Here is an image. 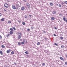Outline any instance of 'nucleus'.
<instances>
[{
  "label": "nucleus",
  "mask_w": 67,
  "mask_h": 67,
  "mask_svg": "<svg viewBox=\"0 0 67 67\" xmlns=\"http://www.w3.org/2000/svg\"><path fill=\"white\" fill-rule=\"evenodd\" d=\"M24 9H25V8L24 7H21V10L22 11H24Z\"/></svg>",
  "instance_id": "nucleus-6"
},
{
  "label": "nucleus",
  "mask_w": 67,
  "mask_h": 67,
  "mask_svg": "<svg viewBox=\"0 0 67 67\" xmlns=\"http://www.w3.org/2000/svg\"><path fill=\"white\" fill-rule=\"evenodd\" d=\"M63 20L64 21H66V18L65 16H64L63 17Z\"/></svg>",
  "instance_id": "nucleus-12"
},
{
  "label": "nucleus",
  "mask_w": 67,
  "mask_h": 67,
  "mask_svg": "<svg viewBox=\"0 0 67 67\" xmlns=\"http://www.w3.org/2000/svg\"><path fill=\"white\" fill-rule=\"evenodd\" d=\"M12 28L14 30H16V29H15V27H13Z\"/></svg>",
  "instance_id": "nucleus-22"
},
{
  "label": "nucleus",
  "mask_w": 67,
  "mask_h": 67,
  "mask_svg": "<svg viewBox=\"0 0 67 67\" xmlns=\"http://www.w3.org/2000/svg\"><path fill=\"white\" fill-rule=\"evenodd\" d=\"M5 47L4 45H2V47L3 48H4Z\"/></svg>",
  "instance_id": "nucleus-31"
},
{
  "label": "nucleus",
  "mask_w": 67,
  "mask_h": 67,
  "mask_svg": "<svg viewBox=\"0 0 67 67\" xmlns=\"http://www.w3.org/2000/svg\"><path fill=\"white\" fill-rule=\"evenodd\" d=\"M19 6V4H17L16 5V7L17 8H18Z\"/></svg>",
  "instance_id": "nucleus-34"
},
{
  "label": "nucleus",
  "mask_w": 67,
  "mask_h": 67,
  "mask_svg": "<svg viewBox=\"0 0 67 67\" xmlns=\"http://www.w3.org/2000/svg\"><path fill=\"white\" fill-rule=\"evenodd\" d=\"M60 59L62 60H64V58H63L62 57H60Z\"/></svg>",
  "instance_id": "nucleus-9"
},
{
  "label": "nucleus",
  "mask_w": 67,
  "mask_h": 67,
  "mask_svg": "<svg viewBox=\"0 0 67 67\" xmlns=\"http://www.w3.org/2000/svg\"><path fill=\"white\" fill-rule=\"evenodd\" d=\"M40 42H38L37 43V45H40Z\"/></svg>",
  "instance_id": "nucleus-21"
},
{
  "label": "nucleus",
  "mask_w": 67,
  "mask_h": 67,
  "mask_svg": "<svg viewBox=\"0 0 67 67\" xmlns=\"http://www.w3.org/2000/svg\"><path fill=\"white\" fill-rule=\"evenodd\" d=\"M14 64L15 65H16V63L14 62Z\"/></svg>",
  "instance_id": "nucleus-46"
},
{
  "label": "nucleus",
  "mask_w": 67,
  "mask_h": 67,
  "mask_svg": "<svg viewBox=\"0 0 67 67\" xmlns=\"http://www.w3.org/2000/svg\"><path fill=\"white\" fill-rule=\"evenodd\" d=\"M24 2H27V1L26 0H25L24 1Z\"/></svg>",
  "instance_id": "nucleus-50"
},
{
  "label": "nucleus",
  "mask_w": 67,
  "mask_h": 67,
  "mask_svg": "<svg viewBox=\"0 0 67 67\" xmlns=\"http://www.w3.org/2000/svg\"><path fill=\"white\" fill-rule=\"evenodd\" d=\"M26 5L27 7L28 8H30V5L29 4V3H27L26 4Z\"/></svg>",
  "instance_id": "nucleus-2"
},
{
  "label": "nucleus",
  "mask_w": 67,
  "mask_h": 67,
  "mask_svg": "<svg viewBox=\"0 0 67 67\" xmlns=\"http://www.w3.org/2000/svg\"><path fill=\"white\" fill-rule=\"evenodd\" d=\"M52 13L53 14H55L56 13V11L55 10H53L52 12Z\"/></svg>",
  "instance_id": "nucleus-4"
},
{
  "label": "nucleus",
  "mask_w": 67,
  "mask_h": 67,
  "mask_svg": "<svg viewBox=\"0 0 67 67\" xmlns=\"http://www.w3.org/2000/svg\"><path fill=\"white\" fill-rule=\"evenodd\" d=\"M65 3H66V4H67V1H65Z\"/></svg>",
  "instance_id": "nucleus-37"
},
{
  "label": "nucleus",
  "mask_w": 67,
  "mask_h": 67,
  "mask_svg": "<svg viewBox=\"0 0 67 67\" xmlns=\"http://www.w3.org/2000/svg\"><path fill=\"white\" fill-rule=\"evenodd\" d=\"M60 39H62V40H63V39H64V38L62 37H60Z\"/></svg>",
  "instance_id": "nucleus-19"
},
{
  "label": "nucleus",
  "mask_w": 67,
  "mask_h": 67,
  "mask_svg": "<svg viewBox=\"0 0 67 67\" xmlns=\"http://www.w3.org/2000/svg\"><path fill=\"white\" fill-rule=\"evenodd\" d=\"M58 63L59 65H62V62L60 61H58Z\"/></svg>",
  "instance_id": "nucleus-5"
},
{
  "label": "nucleus",
  "mask_w": 67,
  "mask_h": 67,
  "mask_svg": "<svg viewBox=\"0 0 67 67\" xmlns=\"http://www.w3.org/2000/svg\"><path fill=\"white\" fill-rule=\"evenodd\" d=\"M18 38L19 39H20V38H21V36H19L18 37Z\"/></svg>",
  "instance_id": "nucleus-27"
},
{
  "label": "nucleus",
  "mask_w": 67,
  "mask_h": 67,
  "mask_svg": "<svg viewBox=\"0 0 67 67\" xmlns=\"http://www.w3.org/2000/svg\"><path fill=\"white\" fill-rule=\"evenodd\" d=\"M22 24L23 25H25V22H23L22 23Z\"/></svg>",
  "instance_id": "nucleus-26"
},
{
  "label": "nucleus",
  "mask_w": 67,
  "mask_h": 67,
  "mask_svg": "<svg viewBox=\"0 0 67 67\" xmlns=\"http://www.w3.org/2000/svg\"><path fill=\"white\" fill-rule=\"evenodd\" d=\"M25 54H29V53L27 51L25 52Z\"/></svg>",
  "instance_id": "nucleus-18"
},
{
  "label": "nucleus",
  "mask_w": 67,
  "mask_h": 67,
  "mask_svg": "<svg viewBox=\"0 0 67 67\" xmlns=\"http://www.w3.org/2000/svg\"><path fill=\"white\" fill-rule=\"evenodd\" d=\"M2 38V36H1L0 35V39H1Z\"/></svg>",
  "instance_id": "nucleus-38"
},
{
  "label": "nucleus",
  "mask_w": 67,
  "mask_h": 67,
  "mask_svg": "<svg viewBox=\"0 0 67 67\" xmlns=\"http://www.w3.org/2000/svg\"><path fill=\"white\" fill-rule=\"evenodd\" d=\"M54 29L55 30H57V28L56 27H54Z\"/></svg>",
  "instance_id": "nucleus-44"
},
{
  "label": "nucleus",
  "mask_w": 67,
  "mask_h": 67,
  "mask_svg": "<svg viewBox=\"0 0 67 67\" xmlns=\"http://www.w3.org/2000/svg\"><path fill=\"white\" fill-rule=\"evenodd\" d=\"M54 45H56V46H58V44H57V43H54Z\"/></svg>",
  "instance_id": "nucleus-25"
},
{
  "label": "nucleus",
  "mask_w": 67,
  "mask_h": 67,
  "mask_svg": "<svg viewBox=\"0 0 67 67\" xmlns=\"http://www.w3.org/2000/svg\"><path fill=\"white\" fill-rule=\"evenodd\" d=\"M1 15H2V14H1V13H0V16H1Z\"/></svg>",
  "instance_id": "nucleus-43"
},
{
  "label": "nucleus",
  "mask_w": 67,
  "mask_h": 67,
  "mask_svg": "<svg viewBox=\"0 0 67 67\" xmlns=\"http://www.w3.org/2000/svg\"><path fill=\"white\" fill-rule=\"evenodd\" d=\"M1 20L2 21H4V18H3L1 19Z\"/></svg>",
  "instance_id": "nucleus-17"
},
{
  "label": "nucleus",
  "mask_w": 67,
  "mask_h": 67,
  "mask_svg": "<svg viewBox=\"0 0 67 67\" xmlns=\"http://www.w3.org/2000/svg\"><path fill=\"white\" fill-rule=\"evenodd\" d=\"M12 8L14 10H15L16 9V8H15V6L14 5H13L12 6Z\"/></svg>",
  "instance_id": "nucleus-3"
},
{
  "label": "nucleus",
  "mask_w": 67,
  "mask_h": 67,
  "mask_svg": "<svg viewBox=\"0 0 67 67\" xmlns=\"http://www.w3.org/2000/svg\"><path fill=\"white\" fill-rule=\"evenodd\" d=\"M25 18H26V19H27V17H26V16H25Z\"/></svg>",
  "instance_id": "nucleus-48"
},
{
  "label": "nucleus",
  "mask_w": 67,
  "mask_h": 67,
  "mask_svg": "<svg viewBox=\"0 0 67 67\" xmlns=\"http://www.w3.org/2000/svg\"><path fill=\"white\" fill-rule=\"evenodd\" d=\"M14 51H12L11 53V54H14Z\"/></svg>",
  "instance_id": "nucleus-28"
},
{
  "label": "nucleus",
  "mask_w": 67,
  "mask_h": 67,
  "mask_svg": "<svg viewBox=\"0 0 67 67\" xmlns=\"http://www.w3.org/2000/svg\"><path fill=\"white\" fill-rule=\"evenodd\" d=\"M13 32L12 31H10L9 32V33L10 34H12L13 33Z\"/></svg>",
  "instance_id": "nucleus-16"
},
{
  "label": "nucleus",
  "mask_w": 67,
  "mask_h": 67,
  "mask_svg": "<svg viewBox=\"0 0 67 67\" xmlns=\"http://www.w3.org/2000/svg\"><path fill=\"white\" fill-rule=\"evenodd\" d=\"M51 19L52 21H54L55 20V18L54 17H51Z\"/></svg>",
  "instance_id": "nucleus-8"
},
{
  "label": "nucleus",
  "mask_w": 67,
  "mask_h": 67,
  "mask_svg": "<svg viewBox=\"0 0 67 67\" xmlns=\"http://www.w3.org/2000/svg\"><path fill=\"white\" fill-rule=\"evenodd\" d=\"M65 57H66V58H67V54L65 55Z\"/></svg>",
  "instance_id": "nucleus-49"
},
{
  "label": "nucleus",
  "mask_w": 67,
  "mask_h": 67,
  "mask_svg": "<svg viewBox=\"0 0 67 67\" xmlns=\"http://www.w3.org/2000/svg\"><path fill=\"white\" fill-rule=\"evenodd\" d=\"M10 30L11 31H14V30H13V29H12V28H10Z\"/></svg>",
  "instance_id": "nucleus-20"
},
{
  "label": "nucleus",
  "mask_w": 67,
  "mask_h": 67,
  "mask_svg": "<svg viewBox=\"0 0 67 67\" xmlns=\"http://www.w3.org/2000/svg\"><path fill=\"white\" fill-rule=\"evenodd\" d=\"M50 5L51 6H53V4L52 3H50Z\"/></svg>",
  "instance_id": "nucleus-14"
},
{
  "label": "nucleus",
  "mask_w": 67,
  "mask_h": 67,
  "mask_svg": "<svg viewBox=\"0 0 67 67\" xmlns=\"http://www.w3.org/2000/svg\"><path fill=\"white\" fill-rule=\"evenodd\" d=\"M23 41H24V43H26V44L27 43V42H26V41H25V39H24L23 40Z\"/></svg>",
  "instance_id": "nucleus-11"
},
{
  "label": "nucleus",
  "mask_w": 67,
  "mask_h": 67,
  "mask_svg": "<svg viewBox=\"0 0 67 67\" xmlns=\"http://www.w3.org/2000/svg\"><path fill=\"white\" fill-rule=\"evenodd\" d=\"M13 1H14V0H13Z\"/></svg>",
  "instance_id": "nucleus-59"
},
{
  "label": "nucleus",
  "mask_w": 67,
  "mask_h": 67,
  "mask_svg": "<svg viewBox=\"0 0 67 67\" xmlns=\"http://www.w3.org/2000/svg\"><path fill=\"white\" fill-rule=\"evenodd\" d=\"M59 7H62V5H60V4H59Z\"/></svg>",
  "instance_id": "nucleus-33"
},
{
  "label": "nucleus",
  "mask_w": 67,
  "mask_h": 67,
  "mask_svg": "<svg viewBox=\"0 0 67 67\" xmlns=\"http://www.w3.org/2000/svg\"><path fill=\"white\" fill-rule=\"evenodd\" d=\"M0 54H1L2 55H3V53H2V51H0Z\"/></svg>",
  "instance_id": "nucleus-15"
},
{
  "label": "nucleus",
  "mask_w": 67,
  "mask_h": 67,
  "mask_svg": "<svg viewBox=\"0 0 67 67\" xmlns=\"http://www.w3.org/2000/svg\"><path fill=\"white\" fill-rule=\"evenodd\" d=\"M18 22H19V23H21V21L18 20Z\"/></svg>",
  "instance_id": "nucleus-30"
},
{
  "label": "nucleus",
  "mask_w": 67,
  "mask_h": 67,
  "mask_svg": "<svg viewBox=\"0 0 67 67\" xmlns=\"http://www.w3.org/2000/svg\"><path fill=\"white\" fill-rule=\"evenodd\" d=\"M8 23H11V21H9L8 22Z\"/></svg>",
  "instance_id": "nucleus-41"
},
{
  "label": "nucleus",
  "mask_w": 67,
  "mask_h": 67,
  "mask_svg": "<svg viewBox=\"0 0 67 67\" xmlns=\"http://www.w3.org/2000/svg\"><path fill=\"white\" fill-rule=\"evenodd\" d=\"M18 45H21V43H20V42H19L18 43Z\"/></svg>",
  "instance_id": "nucleus-23"
},
{
  "label": "nucleus",
  "mask_w": 67,
  "mask_h": 67,
  "mask_svg": "<svg viewBox=\"0 0 67 67\" xmlns=\"http://www.w3.org/2000/svg\"><path fill=\"white\" fill-rule=\"evenodd\" d=\"M29 15V16H30V17H31V15Z\"/></svg>",
  "instance_id": "nucleus-55"
},
{
  "label": "nucleus",
  "mask_w": 67,
  "mask_h": 67,
  "mask_svg": "<svg viewBox=\"0 0 67 67\" xmlns=\"http://www.w3.org/2000/svg\"><path fill=\"white\" fill-rule=\"evenodd\" d=\"M31 30H33V27H31Z\"/></svg>",
  "instance_id": "nucleus-42"
},
{
  "label": "nucleus",
  "mask_w": 67,
  "mask_h": 67,
  "mask_svg": "<svg viewBox=\"0 0 67 67\" xmlns=\"http://www.w3.org/2000/svg\"><path fill=\"white\" fill-rule=\"evenodd\" d=\"M61 48H64V47H65V46L63 45H62L61 46Z\"/></svg>",
  "instance_id": "nucleus-24"
},
{
  "label": "nucleus",
  "mask_w": 67,
  "mask_h": 67,
  "mask_svg": "<svg viewBox=\"0 0 67 67\" xmlns=\"http://www.w3.org/2000/svg\"><path fill=\"white\" fill-rule=\"evenodd\" d=\"M30 29H27V31H30Z\"/></svg>",
  "instance_id": "nucleus-45"
},
{
  "label": "nucleus",
  "mask_w": 67,
  "mask_h": 67,
  "mask_svg": "<svg viewBox=\"0 0 67 67\" xmlns=\"http://www.w3.org/2000/svg\"><path fill=\"white\" fill-rule=\"evenodd\" d=\"M5 67H9V66H5Z\"/></svg>",
  "instance_id": "nucleus-54"
},
{
  "label": "nucleus",
  "mask_w": 67,
  "mask_h": 67,
  "mask_svg": "<svg viewBox=\"0 0 67 67\" xmlns=\"http://www.w3.org/2000/svg\"><path fill=\"white\" fill-rule=\"evenodd\" d=\"M44 39L45 40H47V38H46V37H45V38H44Z\"/></svg>",
  "instance_id": "nucleus-35"
},
{
  "label": "nucleus",
  "mask_w": 67,
  "mask_h": 67,
  "mask_svg": "<svg viewBox=\"0 0 67 67\" xmlns=\"http://www.w3.org/2000/svg\"><path fill=\"white\" fill-rule=\"evenodd\" d=\"M44 33H45V31H44Z\"/></svg>",
  "instance_id": "nucleus-56"
},
{
  "label": "nucleus",
  "mask_w": 67,
  "mask_h": 67,
  "mask_svg": "<svg viewBox=\"0 0 67 67\" xmlns=\"http://www.w3.org/2000/svg\"><path fill=\"white\" fill-rule=\"evenodd\" d=\"M65 65H67V62H65Z\"/></svg>",
  "instance_id": "nucleus-39"
},
{
  "label": "nucleus",
  "mask_w": 67,
  "mask_h": 67,
  "mask_svg": "<svg viewBox=\"0 0 67 67\" xmlns=\"http://www.w3.org/2000/svg\"><path fill=\"white\" fill-rule=\"evenodd\" d=\"M10 35L9 34H7L6 35V37H9V36H10Z\"/></svg>",
  "instance_id": "nucleus-13"
},
{
  "label": "nucleus",
  "mask_w": 67,
  "mask_h": 67,
  "mask_svg": "<svg viewBox=\"0 0 67 67\" xmlns=\"http://www.w3.org/2000/svg\"><path fill=\"white\" fill-rule=\"evenodd\" d=\"M10 52H11V50L10 49H9L7 51V53H9Z\"/></svg>",
  "instance_id": "nucleus-10"
},
{
  "label": "nucleus",
  "mask_w": 67,
  "mask_h": 67,
  "mask_svg": "<svg viewBox=\"0 0 67 67\" xmlns=\"http://www.w3.org/2000/svg\"><path fill=\"white\" fill-rule=\"evenodd\" d=\"M64 3H64L63 2L62 3V5H63V4H64Z\"/></svg>",
  "instance_id": "nucleus-40"
},
{
  "label": "nucleus",
  "mask_w": 67,
  "mask_h": 67,
  "mask_svg": "<svg viewBox=\"0 0 67 67\" xmlns=\"http://www.w3.org/2000/svg\"><path fill=\"white\" fill-rule=\"evenodd\" d=\"M42 66H44V65H45V63H43L42 64Z\"/></svg>",
  "instance_id": "nucleus-32"
},
{
  "label": "nucleus",
  "mask_w": 67,
  "mask_h": 67,
  "mask_svg": "<svg viewBox=\"0 0 67 67\" xmlns=\"http://www.w3.org/2000/svg\"><path fill=\"white\" fill-rule=\"evenodd\" d=\"M18 36H22V34L21 32L18 33Z\"/></svg>",
  "instance_id": "nucleus-7"
},
{
  "label": "nucleus",
  "mask_w": 67,
  "mask_h": 67,
  "mask_svg": "<svg viewBox=\"0 0 67 67\" xmlns=\"http://www.w3.org/2000/svg\"><path fill=\"white\" fill-rule=\"evenodd\" d=\"M25 0H23V1H24Z\"/></svg>",
  "instance_id": "nucleus-58"
},
{
  "label": "nucleus",
  "mask_w": 67,
  "mask_h": 67,
  "mask_svg": "<svg viewBox=\"0 0 67 67\" xmlns=\"http://www.w3.org/2000/svg\"><path fill=\"white\" fill-rule=\"evenodd\" d=\"M4 11H5V12H7V10H6L5 9H4Z\"/></svg>",
  "instance_id": "nucleus-47"
},
{
  "label": "nucleus",
  "mask_w": 67,
  "mask_h": 67,
  "mask_svg": "<svg viewBox=\"0 0 67 67\" xmlns=\"http://www.w3.org/2000/svg\"><path fill=\"white\" fill-rule=\"evenodd\" d=\"M59 15L60 16H62V15H63V14H59Z\"/></svg>",
  "instance_id": "nucleus-29"
},
{
  "label": "nucleus",
  "mask_w": 67,
  "mask_h": 67,
  "mask_svg": "<svg viewBox=\"0 0 67 67\" xmlns=\"http://www.w3.org/2000/svg\"><path fill=\"white\" fill-rule=\"evenodd\" d=\"M26 56L27 57H29V55H27Z\"/></svg>",
  "instance_id": "nucleus-53"
},
{
  "label": "nucleus",
  "mask_w": 67,
  "mask_h": 67,
  "mask_svg": "<svg viewBox=\"0 0 67 67\" xmlns=\"http://www.w3.org/2000/svg\"><path fill=\"white\" fill-rule=\"evenodd\" d=\"M57 4V7H58V4Z\"/></svg>",
  "instance_id": "nucleus-52"
},
{
  "label": "nucleus",
  "mask_w": 67,
  "mask_h": 67,
  "mask_svg": "<svg viewBox=\"0 0 67 67\" xmlns=\"http://www.w3.org/2000/svg\"><path fill=\"white\" fill-rule=\"evenodd\" d=\"M66 23H67V19H66Z\"/></svg>",
  "instance_id": "nucleus-57"
},
{
  "label": "nucleus",
  "mask_w": 67,
  "mask_h": 67,
  "mask_svg": "<svg viewBox=\"0 0 67 67\" xmlns=\"http://www.w3.org/2000/svg\"><path fill=\"white\" fill-rule=\"evenodd\" d=\"M4 6L5 8H8L9 7V5L7 3H5L4 4Z\"/></svg>",
  "instance_id": "nucleus-1"
},
{
  "label": "nucleus",
  "mask_w": 67,
  "mask_h": 67,
  "mask_svg": "<svg viewBox=\"0 0 67 67\" xmlns=\"http://www.w3.org/2000/svg\"><path fill=\"white\" fill-rule=\"evenodd\" d=\"M53 35L54 36H56V35L55 34H54Z\"/></svg>",
  "instance_id": "nucleus-51"
},
{
  "label": "nucleus",
  "mask_w": 67,
  "mask_h": 67,
  "mask_svg": "<svg viewBox=\"0 0 67 67\" xmlns=\"http://www.w3.org/2000/svg\"><path fill=\"white\" fill-rule=\"evenodd\" d=\"M21 44H24V42H21Z\"/></svg>",
  "instance_id": "nucleus-36"
}]
</instances>
